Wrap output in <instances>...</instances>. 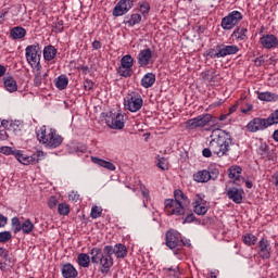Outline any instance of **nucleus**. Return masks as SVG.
Masks as SVG:
<instances>
[{
  "instance_id": "nucleus-1",
  "label": "nucleus",
  "mask_w": 278,
  "mask_h": 278,
  "mask_svg": "<svg viewBox=\"0 0 278 278\" xmlns=\"http://www.w3.org/2000/svg\"><path fill=\"white\" fill-rule=\"evenodd\" d=\"M210 138V147L213 151V155H216V157H225L229 155L231 144H233L231 134L227 132V130L217 128L212 130Z\"/></svg>"
},
{
  "instance_id": "nucleus-2",
  "label": "nucleus",
  "mask_w": 278,
  "mask_h": 278,
  "mask_svg": "<svg viewBox=\"0 0 278 278\" xmlns=\"http://www.w3.org/2000/svg\"><path fill=\"white\" fill-rule=\"evenodd\" d=\"M92 264L101 266V273L108 275L110 269L114 266V247L105 245L103 250L101 248H93L89 251Z\"/></svg>"
},
{
  "instance_id": "nucleus-3",
  "label": "nucleus",
  "mask_w": 278,
  "mask_h": 278,
  "mask_svg": "<svg viewBox=\"0 0 278 278\" xmlns=\"http://www.w3.org/2000/svg\"><path fill=\"white\" fill-rule=\"evenodd\" d=\"M165 214L167 216H184L186 208L190 205V200L180 189L174 191V199H167L164 202Z\"/></svg>"
},
{
  "instance_id": "nucleus-4",
  "label": "nucleus",
  "mask_w": 278,
  "mask_h": 278,
  "mask_svg": "<svg viewBox=\"0 0 278 278\" xmlns=\"http://www.w3.org/2000/svg\"><path fill=\"white\" fill-rule=\"evenodd\" d=\"M42 55V48H40V43L36 42L33 45H29L25 48V58L26 62L31 66V68H42V65L40 64V58Z\"/></svg>"
},
{
  "instance_id": "nucleus-5",
  "label": "nucleus",
  "mask_w": 278,
  "mask_h": 278,
  "mask_svg": "<svg viewBox=\"0 0 278 278\" xmlns=\"http://www.w3.org/2000/svg\"><path fill=\"white\" fill-rule=\"evenodd\" d=\"M238 51H240V48H238L236 45H217L215 48L208 50L207 55L212 60H216L220 58H227V55H236Z\"/></svg>"
},
{
  "instance_id": "nucleus-6",
  "label": "nucleus",
  "mask_w": 278,
  "mask_h": 278,
  "mask_svg": "<svg viewBox=\"0 0 278 278\" xmlns=\"http://www.w3.org/2000/svg\"><path fill=\"white\" fill-rule=\"evenodd\" d=\"M165 244L168 249H177V247H190V241H184L179 231L169 229L165 233Z\"/></svg>"
},
{
  "instance_id": "nucleus-7",
  "label": "nucleus",
  "mask_w": 278,
  "mask_h": 278,
  "mask_svg": "<svg viewBox=\"0 0 278 278\" xmlns=\"http://www.w3.org/2000/svg\"><path fill=\"white\" fill-rule=\"evenodd\" d=\"M45 157V152L42 151H37L30 156H27L23 154V151L21 150H15V160L20 162V164H24V166H29V164H38V162Z\"/></svg>"
},
{
  "instance_id": "nucleus-8",
  "label": "nucleus",
  "mask_w": 278,
  "mask_h": 278,
  "mask_svg": "<svg viewBox=\"0 0 278 278\" xmlns=\"http://www.w3.org/2000/svg\"><path fill=\"white\" fill-rule=\"evenodd\" d=\"M105 123L110 129H123L125 127V114L110 112L106 114Z\"/></svg>"
},
{
  "instance_id": "nucleus-9",
  "label": "nucleus",
  "mask_w": 278,
  "mask_h": 278,
  "mask_svg": "<svg viewBox=\"0 0 278 278\" xmlns=\"http://www.w3.org/2000/svg\"><path fill=\"white\" fill-rule=\"evenodd\" d=\"M242 21V13L240 11H232L227 16L222 18V28L230 30Z\"/></svg>"
},
{
  "instance_id": "nucleus-10",
  "label": "nucleus",
  "mask_w": 278,
  "mask_h": 278,
  "mask_svg": "<svg viewBox=\"0 0 278 278\" xmlns=\"http://www.w3.org/2000/svg\"><path fill=\"white\" fill-rule=\"evenodd\" d=\"M212 114L206 113L199 115L186 122L187 129H198V127H205L212 123Z\"/></svg>"
},
{
  "instance_id": "nucleus-11",
  "label": "nucleus",
  "mask_w": 278,
  "mask_h": 278,
  "mask_svg": "<svg viewBox=\"0 0 278 278\" xmlns=\"http://www.w3.org/2000/svg\"><path fill=\"white\" fill-rule=\"evenodd\" d=\"M270 127V124H268V119L262 118V117H254L252 121L248 123L245 128L250 134H257V131H265V129H268Z\"/></svg>"
},
{
  "instance_id": "nucleus-12",
  "label": "nucleus",
  "mask_w": 278,
  "mask_h": 278,
  "mask_svg": "<svg viewBox=\"0 0 278 278\" xmlns=\"http://www.w3.org/2000/svg\"><path fill=\"white\" fill-rule=\"evenodd\" d=\"M144 101L142 100V97L140 94H132L128 96L127 99L124 102V105L126 110L129 112H139V110H142Z\"/></svg>"
},
{
  "instance_id": "nucleus-13",
  "label": "nucleus",
  "mask_w": 278,
  "mask_h": 278,
  "mask_svg": "<svg viewBox=\"0 0 278 278\" xmlns=\"http://www.w3.org/2000/svg\"><path fill=\"white\" fill-rule=\"evenodd\" d=\"M193 212L198 214V216H205L210 207H207V201H205V195L198 193L195 195L194 201L192 202Z\"/></svg>"
},
{
  "instance_id": "nucleus-14",
  "label": "nucleus",
  "mask_w": 278,
  "mask_h": 278,
  "mask_svg": "<svg viewBox=\"0 0 278 278\" xmlns=\"http://www.w3.org/2000/svg\"><path fill=\"white\" fill-rule=\"evenodd\" d=\"M134 3H136V0H119L113 9V16H125L134 8Z\"/></svg>"
},
{
  "instance_id": "nucleus-15",
  "label": "nucleus",
  "mask_w": 278,
  "mask_h": 278,
  "mask_svg": "<svg viewBox=\"0 0 278 278\" xmlns=\"http://www.w3.org/2000/svg\"><path fill=\"white\" fill-rule=\"evenodd\" d=\"M153 51L147 48L139 52L137 56L138 64L141 68L149 66V64H153Z\"/></svg>"
},
{
  "instance_id": "nucleus-16",
  "label": "nucleus",
  "mask_w": 278,
  "mask_h": 278,
  "mask_svg": "<svg viewBox=\"0 0 278 278\" xmlns=\"http://www.w3.org/2000/svg\"><path fill=\"white\" fill-rule=\"evenodd\" d=\"M226 197L237 205H240L242 203V199L244 197V190L238 189L237 187H230L226 190Z\"/></svg>"
},
{
  "instance_id": "nucleus-17",
  "label": "nucleus",
  "mask_w": 278,
  "mask_h": 278,
  "mask_svg": "<svg viewBox=\"0 0 278 278\" xmlns=\"http://www.w3.org/2000/svg\"><path fill=\"white\" fill-rule=\"evenodd\" d=\"M271 251L273 248L268 239L263 238L258 241V255L262 260H270Z\"/></svg>"
},
{
  "instance_id": "nucleus-18",
  "label": "nucleus",
  "mask_w": 278,
  "mask_h": 278,
  "mask_svg": "<svg viewBox=\"0 0 278 278\" xmlns=\"http://www.w3.org/2000/svg\"><path fill=\"white\" fill-rule=\"evenodd\" d=\"M64 138L62 136L58 135L55 129L52 130L51 135L48 136V139L46 140L45 146L49 147V149H58L60 144H62Z\"/></svg>"
},
{
  "instance_id": "nucleus-19",
  "label": "nucleus",
  "mask_w": 278,
  "mask_h": 278,
  "mask_svg": "<svg viewBox=\"0 0 278 278\" xmlns=\"http://www.w3.org/2000/svg\"><path fill=\"white\" fill-rule=\"evenodd\" d=\"M261 45L264 49H277L278 48V39L275 35H265L260 39Z\"/></svg>"
},
{
  "instance_id": "nucleus-20",
  "label": "nucleus",
  "mask_w": 278,
  "mask_h": 278,
  "mask_svg": "<svg viewBox=\"0 0 278 278\" xmlns=\"http://www.w3.org/2000/svg\"><path fill=\"white\" fill-rule=\"evenodd\" d=\"M61 273L64 278H77V275H79L75 266L71 263L64 264L61 268Z\"/></svg>"
},
{
  "instance_id": "nucleus-21",
  "label": "nucleus",
  "mask_w": 278,
  "mask_h": 278,
  "mask_svg": "<svg viewBox=\"0 0 278 278\" xmlns=\"http://www.w3.org/2000/svg\"><path fill=\"white\" fill-rule=\"evenodd\" d=\"M53 132V128L47 129V126L40 127V129L37 130V140L40 142V144H46L47 140H49V136Z\"/></svg>"
},
{
  "instance_id": "nucleus-22",
  "label": "nucleus",
  "mask_w": 278,
  "mask_h": 278,
  "mask_svg": "<svg viewBox=\"0 0 278 278\" xmlns=\"http://www.w3.org/2000/svg\"><path fill=\"white\" fill-rule=\"evenodd\" d=\"M42 53L45 62H52V60H55V55H58V49L49 45L43 48Z\"/></svg>"
},
{
  "instance_id": "nucleus-23",
  "label": "nucleus",
  "mask_w": 278,
  "mask_h": 278,
  "mask_svg": "<svg viewBox=\"0 0 278 278\" xmlns=\"http://www.w3.org/2000/svg\"><path fill=\"white\" fill-rule=\"evenodd\" d=\"M193 181L197 184H207L210 181V172L206 169H202L193 174Z\"/></svg>"
},
{
  "instance_id": "nucleus-24",
  "label": "nucleus",
  "mask_w": 278,
  "mask_h": 278,
  "mask_svg": "<svg viewBox=\"0 0 278 278\" xmlns=\"http://www.w3.org/2000/svg\"><path fill=\"white\" fill-rule=\"evenodd\" d=\"M142 22V15L140 13H132L130 16L125 17L124 23L128 27H135V25H140Z\"/></svg>"
},
{
  "instance_id": "nucleus-25",
  "label": "nucleus",
  "mask_w": 278,
  "mask_h": 278,
  "mask_svg": "<svg viewBox=\"0 0 278 278\" xmlns=\"http://www.w3.org/2000/svg\"><path fill=\"white\" fill-rule=\"evenodd\" d=\"M91 162H93V164H98V166H102V168H106V170H116L115 164H113L112 162H108L103 159L92 156Z\"/></svg>"
},
{
  "instance_id": "nucleus-26",
  "label": "nucleus",
  "mask_w": 278,
  "mask_h": 278,
  "mask_svg": "<svg viewBox=\"0 0 278 278\" xmlns=\"http://www.w3.org/2000/svg\"><path fill=\"white\" fill-rule=\"evenodd\" d=\"M27 36V30L21 26L13 27L10 31V37L13 40H21Z\"/></svg>"
},
{
  "instance_id": "nucleus-27",
  "label": "nucleus",
  "mask_w": 278,
  "mask_h": 278,
  "mask_svg": "<svg viewBox=\"0 0 278 278\" xmlns=\"http://www.w3.org/2000/svg\"><path fill=\"white\" fill-rule=\"evenodd\" d=\"M4 87L8 90V92H16L18 90V85L16 84V80L12 76H7L3 78Z\"/></svg>"
},
{
  "instance_id": "nucleus-28",
  "label": "nucleus",
  "mask_w": 278,
  "mask_h": 278,
  "mask_svg": "<svg viewBox=\"0 0 278 278\" xmlns=\"http://www.w3.org/2000/svg\"><path fill=\"white\" fill-rule=\"evenodd\" d=\"M240 175H242V167L238 165L229 167L228 177L229 179H233L235 184L236 181H240L241 179Z\"/></svg>"
},
{
  "instance_id": "nucleus-29",
  "label": "nucleus",
  "mask_w": 278,
  "mask_h": 278,
  "mask_svg": "<svg viewBox=\"0 0 278 278\" xmlns=\"http://www.w3.org/2000/svg\"><path fill=\"white\" fill-rule=\"evenodd\" d=\"M113 255H115L117 260H124V257H127V247L122 243H116L115 248H113Z\"/></svg>"
},
{
  "instance_id": "nucleus-30",
  "label": "nucleus",
  "mask_w": 278,
  "mask_h": 278,
  "mask_svg": "<svg viewBox=\"0 0 278 278\" xmlns=\"http://www.w3.org/2000/svg\"><path fill=\"white\" fill-rule=\"evenodd\" d=\"M153 84H155V74L153 73L146 74L141 79L142 88H151Z\"/></svg>"
},
{
  "instance_id": "nucleus-31",
  "label": "nucleus",
  "mask_w": 278,
  "mask_h": 278,
  "mask_svg": "<svg viewBox=\"0 0 278 278\" xmlns=\"http://www.w3.org/2000/svg\"><path fill=\"white\" fill-rule=\"evenodd\" d=\"M33 70H34V74H35L34 86H36V87L42 86V79H45V77H47V74L42 75V68L38 70V67H33Z\"/></svg>"
},
{
  "instance_id": "nucleus-32",
  "label": "nucleus",
  "mask_w": 278,
  "mask_h": 278,
  "mask_svg": "<svg viewBox=\"0 0 278 278\" xmlns=\"http://www.w3.org/2000/svg\"><path fill=\"white\" fill-rule=\"evenodd\" d=\"M54 84L58 90H66L68 87V77L66 75H60L55 80Z\"/></svg>"
},
{
  "instance_id": "nucleus-33",
  "label": "nucleus",
  "mask_w": 278,
  "mask_h": 278,
  "mask_svg": "<svg viewBox=\"0 0 278 278\" xmlns=\"http://www.w3.org/2000/svg\"><path fill=\"white\" fill-rule=\"evenodd\" d=\"M90 260H92L91 255L86 253L78 254L77 263L81 266V268H88L90 266Z\"/></svg>"
},
{
  "instance_id": "nucleus-34",
  "label": "nucleus",
  "mask_w": 278,
  "mask_h": 278,
  "mask_svg": "<svg viewBox=\"0 0 278 278\" xmlns=\"http://www.w3.org/2000/svg\"><path fill=\"white\" fill-rule=\"evenodd\" d=\"M202 79H204L207 84H212L216 81V71L207 70L202 73Z\"/></svg>"
},
{
  "instance_id": "nucleus-35",
  "label": "nucleus",
  "mask_w": 278,
  "mask_h": 278,
  "mask_svg": "<svg viewBox=\"0 0 278 278\" xmlns=\"http://www.w3.org/2000/svg\"><path fill=\"white\" fill-rule=\"evenodd\" d=\"M249 30L244 27H237L233 33H232V36L235 38H237V40H247V33Z\"/></svg>"
},
{
  "instance_id": "nucleus-36",
  "label": "nucleus",
  "mask_w": 278,
  "mask_h": 278,
  "mask_svg": "<svg viewBox=\"0 0 278 278\" xmlns=\"http://www.w3.org/2000/svg\"><path fill=\"white\" fill-rule=\"evenodd\" d=\"M256 151L262 157H268V160H270V147L266 143H261Z\"/></svg>"
},
{
  "instance_id": "nucleus-37",
  "label": "nucleus",
  "mask_w": 278,
  "mask_h": 278,
  "mask_svg": "<svg viewBox=\"0 0 278 278\" xmlns=\"http://www.w3.org/2000/svg\"><path fill=\"white\" fill-rule=\"evenodd\" d=\"M117 74L119 75V77H131V75H134V71L131 70V67H127L125 65H119L117 68Z\"/></svg>"
},
{
  "instance_id": "nucleus-38",
  "label": "nucleus",
  "mask_w": 278,
  "mask_h": 278,
  "mask_svg": "<svg viewBox=\"0 0 278 278\" xmlns=\"http://www.w3.org/2000/svg\"><path fill=\"white\" fill-rule=\"evenodd\" d=\"M242 241L247 247H254V244L257 242V237L253 233H245L242 237Z\"/></svg>"
},
{
  "instance_id": "nucleus-39",
  "label": "nucleus",
  "mask_w": 278,
  "mask_h": 278,
  "mask_svg": "<svg viewBox=\"0 0 278 278\" xmlns=\"http://www.w3.org/2000/svg\"><path fill=\"white\" fill-rule=\"evenodd\" d=\"M258 99H260V101H277L278 96H277V93L267 91V92L260 93Z\"/></svg>"
},
{
  "instance_id": "nucleus-40",
  "label": "nucleus",
  "mask_w": 278,
  "mask_h": 278,
  "mask_svg": "<svg viewBox=\"0 0 278 278\" xmlns=\"http://www.w3.org/2000/svg\"><path fill=\"white\" fill-rule=\"evenodd\" d=\"M11 223L13 233H18L23 230V224H21V219H18V217H13Z\"/></svg>"
},
{
  "instance_id": "nucleus-41",
  "label": "nucleus",
  "mask_w": 278,
  "mask_h": 278,
  "mask_svg": "<svg viewBox=\"0 0 278 278\" xmlns=\"http://www.w3.org/2000/svg\"><path fill=\"white\" fill-rule=\"evenodd\" d=\"M121 65L128 68H134V56L131 54H126L121 59Z\"/></svg>"
},
{
  "instance_id": "nucleus-42",
  "label": "nucleus",
  "mask_w": 278,
  "mask_h": 278,
  "mask_svg": "<svg viewBox=\"0 0 278 278\" xmlns=\"http://www.w3.org/2000/svg\"><path fill=\"white\" fill-rule=\"evenodd\" d=\"M22 231L25 235H29L34 231V223H31V220L26 219L23 224H22Z\"/></svg>"
},
{
  "instance_id": "nucleus-43",
  "label": "nucleus",
  "mask_w": 278,
  "mask_h": 278,
  "mask_svg": "<svg viewBox=\"0 0 278 278\" xmlns=\"http://www.w3.org/2000/svg\"><path fill=\"white\" fill-rule=\"evenodd\" d=\"M58 212L61 216H68L71 214V206L66 203H61L58 206Z\"/></svg>"
},
{
  "instance_id": "nucleus-44",
  "label": "nucleus",
  "mask_w": 278,
  "mask_h": 278,
  "mask_svg": "<svg viewBox=\"0 0 278 278\" xmlns=\"http://www.w3.org/2000/svg\"><path fill=\"white\" fill-rule=\"evenodd\" d=\"M101 214H103V208L101 206L94 205L91 207V213H90L91 218L93 219L101 218Z\"/></svg>"
},
{
  "instance_id": "nucleus-45",
  "label": "nucleus",
  "mask_w": 278,
  "mask_h": 278,
  "mask_svg": "<svg viewBox=\"0 0 278 278\" xmlns=\"http://www.w3.org/2000/svg\"><path fill=\"white\" fill-rule=\"evenodd\" d=\"M267 123L269 124V127H273V125H278V109L267 117Z\"/></svg>"
},
{
  "instance_id": "nucleus-46",
  "label": "nucleus",
  "mask_w": 278,
  "mask_h": 278,
  "mask_svg": "<svg viewBox=\"0 0 278 278\" xmlns=\"http://www.w3.org/2000/svg\"><path fill=\"white\" fill-rule=\"evenodd\" d=\"M139 11L141 12V14H149V12H151V4H149L147 1H140L139 2Z\"/></svg>"
},
{
  "instance_id": "nucleus-47",
  "label": "nucleus",
  "mask_w": 278,
  "mask_h": 278,
  "mask_svg": "<svg viewBox=\"0 0 278 278\" xmlns=\"http://www.w3.org/2000/svg\"><path fill=\"white\" fill-rule=\"evenodd\" d=\"M53 29L58 34H62V31H64V21L56 20V22L53 23Z\"/></svg>"
},
{
  "instance_id": "nucleus-48",
  "label": "nucleus",
  "mask_w": 278,
  "mask_h": 278,
  "mask_svg": "<svg viewBox=\"0 0 278 278\" xmlns=\"http://www.w3.org/2000/svg\"><path fill=\"white\" fill-rule=\"evenodd\" d=\"M10 240H12V232H10V231L0 232V242L1 243L10 242Z\"/></svg>"
},
{
  "instance_id": "nucleus-49",
  "label": "nucleus",
  "mask_w": 278,
  "mask_h": 278,
  "mask_svg": "<svg viewBox=\"0 0 278 278\" xmlns=\"http://www.w3.org/2000/svg\"><path fill=\"white\" fill-rule=\"evenodd\" d=\"M0 153H3V155H14L16 153V150H12V148L4 146L0 148Z\"/></svg>"
},
{
  "instance_id": "nucleus-50",
  "label": "nucleus",
  "mask_w": 278,
  "mask_h": 278,
  "mask_svg": "<svg viewBox=\"0 0 278 278\" xmlns=\"http://www.w3.org/2000/svg\"><path fill=\"white\" fill-rule=\"evenodd\" d=\"M157 166L161 168V170H168V160H166V157L160 159Z\"/></svg>"
},
{
  "instance_id": "nucleus-51",
  "label": "nucleus",
  "mask_w": 278,
  "mask_h": 278,
  "mask_svg": "<svg viewBox=\"0 0 278 278\" xmlns=\"http://www.w3.org/2000/svg\"><path fill=\"white\" fill-rule=\"evenodd\" d=\"M208 175H210V179H218V175H220V172L218 170V168H211L208 170Z\"/></svg>"
},
{
  "instance_id": "nucleus-52",
  "label": "nucleus",
  "mask_w": 278,
  "mask_h": 278,
  "mask_svg": "<svg viewBox=\"0 0 278 278\" xmlns=\"http://www.w3.org/2000/svg\"><path fill=\"white\" fill-rule=\"evenodd\" d=\"M163 270H165V273H174V278H179V268H173V267H164Z\"/></svg>"
},
{
  "instance_id": "nucleus-53",
  "label": "nucleus",
  "mask_w": 278,
  "mask_h": 278,
  "mask_svg": "<svg viewBox=\"0 0 278 278\" xmlns=\"http://www.w3.org/2000/svg\"><path fill=\"white\" fill-rule=\"evenodd\" d=\"M92 88H94V81H92L91 79H85L84 89L90 91L92 90Z\"/></svg>"
},
{
  "instance_id": "nucleus-54",
  "label": "nucleus",
  "mask_w": 278,
  "mask_h": 278,
  "mask_svg": "<svg viewBox=\"0 0 278 278\" xmlns=\"http://www.w3.org/2000/svg\"><path fill=\"white\" fill-rule=\"evenodd\" d=\"M214 153V150H212L210 143H208V148H204L202 150V155L203 157H212V154Z\"/></svg>"
},
{
  "instance_id": "nucleus-55",
  "label": "nucleus",
  "mask_w": 278,
  "mask_h": 278,
  "mask_svg": "<svg viewBox=\"0 0 278 278\" xmlns=\"http://www.w3.org/2000/svg\"><path fill=\"white\" fill-rule=\"evenodd\" d=\"M56 206H58V198L50 197V199L48 200V207H50V210H53Z\"/></svg>"
},
{
  "instance_id": "nucleus-56",
  "label": "nucleus",
  "mask_w": 278,
  "mask_h": 278,
  "mask_svg": "<svg viewBox=\"0 0 278 278\" xmlns=\"http://www.w3.org/2000/svg\"><path fill=\"white\" fill-rule=\"evenodd\" d=\"M194 220H197V217H194V213H190L185 217L182 225H186V223H194Z\"/></svg>"
},
{
  "instance_id": "nucleus-57",
  "label": "nucleus",
  "mask_w": 278,
  "mask_h": 278,
  "mask_svg": "<svg viewBox=\"0 0 278 278\" xmlns=\"http://www.w3.org/2000/svg\"><path fill=\"white\" fill-rule=\"evenodd\" d=\"M68 199H70V201H73L74 203H77V201L79 200V194L75 191H72L68 194Z\"/></svg>"
},
{
  "instance_id": "nucleus-58",
  "label": "nucleus",
  "mask_w": 278,
  "mask_h": 278,
  "mask_svg": "<svg viewBox=\"0 0 278 278\" xmlns=\"http://www.w3.org/2000/svg\"><path fill=\"white\" fill-rule=\"evenodd\" d=\"M0 140H8V132L0 126Z\"/></svg>"
},
{
  "instance_id": "nucleus-59",
  "label": "nucleus",
  "mask_w": 278,
  "mask_h": 278,
  "mask_svg": "<svg viewBox=\"0 0 278 278\" xmlns=\"http://www.w3.org/2000/svg\"><path fill=\"white\" fill-rule=\"evenodd\" d=\"M5 225H8V217L0 214V228L5 227Z\"/></svg>"
},
{
  "instance_id": "nucleus-60",
  "label": "nucleus",
  "mask_w": 278,
  "mask_h": 278,
  "mask_svg": "<svg viewBox=\"0 0 278 278\" xmlns=\"http://www.w3.org/2000/svg\"><path fill=\"white\" fill-rule=\"evenodd\" d=\"M101 47H102L101 41L94 40V41L92 42V49H94V51H99V49H101Z\"/></svg>"
},
{
  "instance_id": "nucleus-61",
  "label": "nucleus",
  "mask_w": 278,
  "mask_h": 278,
  "mask_svg": "<svg viewBox=\"0 0 278 278\" xmlns=\"http://www.w3.org/2000/svg\"><path fill=\"white\" fill-rule=\"evenodd\" d=\"M79 70L83 71V75H88V73H90V67L87 65H80Z\"/></svg>"
},
{
  "instance_id": "nucleus-62",
  "label": "nucleus",
  "mask_w": 278,
  "mask_h": 278,
  "mask_svg": "<svg viewBox=\"0 0 278 278\" xmlns=\"http://www.w3.org/2000/svg\"><path fill=\"white\" fill-rule=\"evenodd\" d=\"M8 266H11L9 263L0 262V270H8Z\"/></svg>"
},
{
  "instance_id": "nucleus-63",
  "label": "nucleus",
  "mask_w": 278,
  "mask_h": 278,
  "mask_svg": "<svg viewBox=\"0 0 278 278\" xmlns=\"http://www.w3.org/2000/svg\"><path fill=\"white\" fill-rule=\"evenodd\" d=\"M10 251H8L5 248H0V257H3L7 255Z\"/></svg>"
},
{
  "instance_id": "nucleus-64",
  "label": "nucleus",
  "mask_w": 278,
  "mask_h": 278,
  "mask_svg": "<svg viewBox=\"0 0 278 278\" xmlns=\"http://www.w3.org/2000/svg\"><path fill=\"white\" fill-rule=\"evenodd\" d=\"M273 139L275 140V142H278V129L274 131Z\"/></svg>"
}]
</instances>
